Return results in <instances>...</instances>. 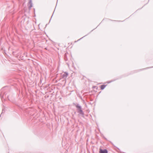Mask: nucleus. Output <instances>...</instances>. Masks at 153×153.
<instances>
[{"label": "nucleus", "mask_w": 153, "mask_h": 153, "mask_svg": "<svg viewBox=\"0 0 153 153\" xmlns=\"http://www.w3.org/2000/svg\"><path fill=\"white\" fill-rule=\"evenodd\" d=\"M73 105L76 107L77 112L79 113V114L82 117H84V113L82 110L81 106L79 104H76L75 103H73Z\"/></svg>", "instance_id": "nucleus-1"}, {"label": "nucleus", "mask_w": 153, "mask_h": 153, "mask_svg": "<svg viewBox=\"0 0 153 153\" xmlns=\"http://www.w3.org/2000/svg\"><path fill=\"white\" fill-rule=\"evenodd\" d=\"M99 153H108V151L107 149H100L99 152Z\"/></svg>", "instance_id": "nucleus-2"}, {"label": "nucleus", "mask_w": 153, "mask_h": 153, "mask_svg": "<svg viewBox=\"0 0 153 153\" xmlns=\"http://www.w3.org/2000/svg\"><path fill=\"white\" fill-rule=\"evenodd\" d=\"M28 7L29 10H30L31 7L33 6L32 0H29L28 4Z\"/></svg>", "instance_id": "nucleus-3"}, {"label": "nucleus", "mask_w": 153, "mask_h": 153, "mask_svg": "<svg viewBox=\"0 0 153 153\" xmlns=\"http://www.w3.org/2000/svg\"><path fill=\"white\" fill-rule=\"evenodd\" d=\"M68 74L67 72H65L62 75V78L63 79H65L68 76Z\"/></svg>", "instance_id": "nucleus-4"}, {"label": "nucleus", "mask_w": 153, "mask_h": 153, "mask_svg": "<svg viewBox=\"0 0 153 153\" xmlns=\"http://www.w3.org/2000/svg\"><path fill=\"white\" fill-rule=\"evenodd\" d=\"M107 85H102L100 86V88L101 90H103L106 87Z\"/></svg>", "instance_id": "nucleus-5"}, {"label": "nucleus", "mask_w": 153, "mask_h": 153, "mask_svg": "<svg viewBox=\"0 0 153 153\" xmlns=\"http://www.w3.org/2000/svg\"><path fill=\"white\" fill-rule=\"evenodd\" d=\"M116 80V79H114V80H111V81H110L109 82H108V83H111L112 82H113V81H115Z\"/></svg>", "instance_id": "nucleus-6"}, {"label": "nucleus", "mask_w": 153, "mask_h": 153, "mask_svg": "<svg viewBox=\"0 0 153 153\" xmlns=\"http://www.w3.org/2000/svg\"><path fill=\"white\" fill-rule=\"evenodd\" d=\"M4 112H5V111L4 110V109H2V113H1V115H0V117H1V114H2L3 113H4Z\"/></svg>", "instance_id": "nucleus-7"}, {"label": "nucleus", "mask_w": 153, "mask_h": 153, "mask_svg": "<svg viewBox=\"0 0 153 153\" xmlns=\"http://www.w3.org/2000/svg\"><path fill=\"white\" fill-rule=\"evenodd\" d=\"M2 94V93H1V95H1V100H2V99H3V98L4 97V96H1V94Z\"/></svg>", "instance_id": "nucleus-8"}, {"label": "nucleus", "mask_w": 153, "mask_h": 153, "mask_svg": "<svg viewBox=\"0 0 153 153\" xmlns=\"http://www.w3.org/2000/svg\"><path fill=\"white\" fill-rule=\"evenodd\" d=\"M85 36H86V35H85ZM85 36H83V37H82V38H80V39H79V40H80V39H82L83 38V37H85Z\"/></svg>", "instance_id": "nucleus-9"}, {"label": "nucleus", "mask_w": 153, "mask_h": 153, "mask_svg": "<svg viewBox=\"0 0 153 153\" xmlns=\"http://www.w3.org/2000/svg\"><path fill=\"white\" fill-rule=\"evenodd\" d=\"M151 68H153V67H150Z\"/></svg>", "instance_id": "nucleus-10"}, {"label": "nucleus", "mask_w": 153, "mask_h": 153, "mask_svg": "<svg viewBox=\"0 0 153 153\" xmlns=\"http://www.w3.org/2000/svg\"><path fill=\"white\" fill-rule=\"evenodd\" d=\"M52 16H53V15H52V16H51V18H52Z\"/></svg>", "instance_id": "nucleus-11"}, {"label": "nucleus", "mask_w": 153, "mask_h": 153, "mask_svg": "<svg viewBox=\"0 0 153 153\" xmlns=\"http://www.w3.org/2000/svg\"><path fill=\"white\" fill-rule=\"evenodd\" d=\"M146 68V69H147V68Z\"/></svg>", "instance_id": "nucleus-12"}, {"label": "nucleus", "mask_w": 153, "mask_h": 153, "mask_svg": "<svg viewBox=\"0 0 153 153\" xmlns=\"http://www.w3.org/2000/svg\"><path fill=\"white\" fill-rule=\"evenodd\" d=\"M104 138H105V139H106V138H105V137H104Z\"/></svg>", "instance_id": "nucleus-13"}]
</instances>
